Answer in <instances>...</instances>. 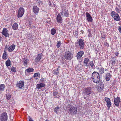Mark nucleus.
Wrapping results in <instances>:
<instances>
[{"label": "nucleus", "mask_w": 121, "mask_h": 121, "mask_svg": "<svg viewBox=\"0 0 121 121\" xmlns=\"http://www.w3.org/2000/svg\"><path fill=\"white\" fill-rule=\"evenodd\" d=\"M104 70H105L106 71H107L108 70H107V69H104Z\"/></svg>", "instance_id": "56"}, {"label": "nucleus", "mask_w": 121, "mask_h": 121, "mask_svg": "<svg viewBox=\"0 0 121 121\" xmlns=\"http://www.w3.org/2000/svg\"><path fill=\"white\" fill-rule=\"evenodd\" d=\"M62 43L61 41H59L56 44V47L57 48H59L61 45Z\"/></svg>", "instance_id": "35"}, {"label": "nucleus", "mask_w": 121, "mask_h": 121, "mask_svg": "<svg viewBox=\"0 0 121 121\" xmlns=\"http://www.w3.org/2000/svg\"><path fill=\"white\" fill-rule=\"evenodd\" d=\"M30 38H32L33 37L34 35H30Z\"/></svg>", "instance_id": "52"}, {"label": "nucleus", "mask_w": 121, "mask_h": 121, "mask_svg": "<svg viewBox=\"0 0 121 121\" xmlns=\"http://www.w3.org/2000/svg\"><path fill=\"white\" fill-rule=\"evenodd\" d=\"M111 76L110 73H107L105 77V79L107 81H109L111 78Z\"/></svg>", "instance_id": "22"}, {"label": "nucleus", "mask_w": 121, "mask_h": 121, "mask_svg": "<svg viewBox=\"0 0 121 121\" xmlns=\"http://www.w3.org/2000/svg\"><path fill=\"white\" fill-rule=\"evenodd\" d=\"M115 57H116L117 56H118V55L119 54V53L118 52H116L115 53Z\"/></svg>", "instance_id": "45"}, {"label": "nucleus", "mask_w": 121, "mask_h": 121, "mask_svg": "<svg viewBox=\"0 0 121 121\" xmlns=\"http://www.w3.org/2000/svg\"><path fill=\"white\" fill-rule=\"evenodd\" d=\"M29 121H34L32 119V118L31 117H29Z\"/></svg>", "instance_id": "47"}, {"label": "nucleus", "mask_w": 121, "mask_h": 121, "mask_svg": "<svg viewBox=\"0 0 121 121\" xmlns=\"http://www.w3.org/2000/svg\"><path fill=\"white\" fill-rule=\"evenodd\" d=\"M40 76V74L39 73H34V77L35 78L37 76L39 77Z\"/></svg>", "instance_id": "39"}, {"label": "nucleus", "mask_w": 121, "mask_h": 121, "mask_svg": "<svg viewBox=\"0 0 121 121\" xmlns=\"http://www.w3.org/2000/svg\"><path fill=\"white\" fill-rule=\"evenodd\" d=\"M93 92L91 88L88 87L84 88L83 93L86 95H87L92 93Z\"/></svg>", "instance_id": "7"}, {"label": "nucleus", "mask_w": 121, "mask_h": 121, "mask_svg": "<svg viewBox=\"0 0 121 121\" xmlns=\"http://www.w3.org/2000/svg\"><path fill=\"white\" fill-rule=\"evenodd\" d=\"M8 116L7 113L4 112L0 115V120L1 121H7Z\"/></svg>", "instance_id": "6"}, {"label": "nucleus", "mask_w": 121, "mask_h": 121, "mask_svg": "<svg viewBox=\"0 0 121 121\" xmlns=\"http://www.w3.org/2000/svg\"><path fill=\"white\" fill-rule=\"evenodd\" d=\"M78 45L80 49H83L84 48V42L83 40L82 39H79L78 42Z\"/></svg>", "instance_id": "13"}, {"label": "nucleus", "mask_w": 121, "mask_h": 121, "mask_svg": "<svg viewBox=\"0 0 121 121\" xmlns=\"http://www.w3.org/2000/svg\"><path fill=\"white\" fill-rule=\"evenodd\" d=\"M39 3H38V4H39V5L40 4V3H41L42 2V1H39Z\"/></svg>", "instance_id": "53"}, {"label": "nucleus", "mask_w": 121, "mask_h": 121, "mask_svg": "<svg viewBox=\"0 0 121 121\" xmlns=\"http://www.w3.org/2000/svg\"><path fill=\"white\" fill-rule=\"evenodd\" d=\"M26 71L28 73L33 72L34 71V69L32 68H29L26 69Z\"/></svg>", "instance_id": "27"}, {"label": "nucleus", "mask_w": 121, "mask_h": 121, "mask_svg": "<svg viewBox=\"0 0 121 121\" xmlns=\"http://www.w3.org/2000/svg\"><path fill=\"white\" fill-rule=\"evenodd\" d=\"M86 17H87V20L88 22H92V17L90 15V14L88 12H86Z\"/></svg>", "instance_id": "15"}, {"label": "nucleus", "mask_w": 121, "mask_h": 121, "mask_svg": "<svg viewBox=\"0 0 121 121\" xmlns=\"http://www.w3.org/2000/svg\"><path fill=\"white\" fill-rule=\"evenodd\" d=\"M120 67H121V65H120Z\"/></svg>", "instance_id": "63"}, {"label": "nucleus", "mask_w": 121, "mask_h": 121, "mask_svg": "<svg viewBox=\"0 0 121 121\" xmlns=\"http://www.w3.org/2000/svg\"><path fill=\"white\" fill-rule=\"evenodd\" d=\"M80 34H83L84 33V31L82 30H81V31L80 32Z\"/></svg>", "instance_id": "46"}, {"label": "nucleus", "mask_w": 121, "mask_h": 121, "mask_svg": "<svg viewBox=\"0 0 121 121\" xmlns=\"http://www.w3.org/2000/svg\"><path fill=\"white\" fill-rule=\"evenodd\" d=\"M96 69L98 70L99 69V67L98 66L96 67Z\"/></svg>", "instance_id": "51"}, {"label": "nucleus", "mask_w": 121, "mask_h": 121, "mask_svg": "<svg viewBox=\"0 0 121 121\" xmlns=\"http://www.w3.org/2000/svg\"><path fill=\"white\" fill-rule=\"evenodd\" d=\"M84 54V52L83 51H81L79 52L76 55V57L77 59H80Z\"/></svg>", "instance_id": "14"}, {"label": "nucleus", "mask_w": 121, "mask_h": 121, "mask_svg": "<svg viewBox=\"0 0 121 121\" xmlns=\"http://www.w3.org/2000/svg\"><path fill=\"white\" fill-rule=\"evenodd\" d=\"M104 46L105 47H108L109 46V44L107 42L104 43Z\"/></svg>", "instance_id": "41"}, {"label": "nucleus", "mask_w": 121, "mask_h": 121, "mask_svg": "<svg viewBox=\"0 0 121 121\" xmlns=\"http://www.w3.org/2000/svg\"><path fill=\"white\" fill-rule=\"evenodd\" d=\"M49 3L50 4H49V5H50V6H52V5H53L54 4V3H53L52 4H51V3L50 2Z\"/></svg>", "instance_id": "49"}, {"label": "nucleus", "mask_w": 121, "mask_h": 121, "mask_svg": "<svg viewBox=\"0 0 121 121\" xmlns=\"http://www.w3.org/2000/svg\"><path fill=\"white\" fill-rule=\"evenodd\" d=\"M91 79L93 82L98 83L100 80V77L99 74L97 72L94 71L91 75Z\"/></svg>", "instance_id": "2"}, {"label": "nucleus", "mask_w": 121, "mask_h": 121, "mask_svg": "<svg viewBox=\"0 0 121 121\" xmlns=\"http://www.w3.org/2000/svg\"><path fill=\"white\" fill-rule=\"evenodd\" d=\"M39 9L37 6H34L33 8V12L35 14L38 13L39 12Z\"/></svg>", "instance_id": "19"}, {"label": "nucleus", "mask_w": 121, "mask_h": 121, "mask_svg": "<svg viewBox=\"0 0 121 121\" xmlns=\"http://www.w3.org/2000/svg\"><path fill=\"white\" fill-rule=\"evenodd\" d=\"M40 82H43L45 80L43 78H41L40 80Z\"/></svg>", "instance_id": "43"}, {"label": "nucleus", "mask_w": 121, "mask_h": 121, "mask_svg": "<svg viewBox=\"0 0 121 121\" xmlns=\"http://www.w3.org/2000/svg\"><path fill=\"white\" fill-rule=\"evenodd\" d=\"M104 88V85L102 83L99 84L98 85V89L99 91H102Z\"/></svg>", "instance_id": "21"}, {"label": "nucleus", "mask_w": 121, "mask_h": 121, "mask_svg": "<svg viewBox=\"0 0 121 121\" xmlns=\"http://www.w3.org/2000/svg\"><path fill=\"white\" fill-rule=\"evenodd\" d=\"M89 64L91 66V67L93 68L94 66H95L94 64L93 61H91L89 63Z\"/></svg>", "instance_id": "38"}, {"label": "nucleus", "mask_w": 121, "mask_h": 121, "mask_svg": "<svg viewBox=\"0 0 121 121\" xmlns=\"http://www.w3.org/2000/svg\"><path fill=\"white\" fill-rule=\"evenodd\" d=\"M59 93L57 92L54 91L53 92V95L56 98H58L60 97Z\"/></svg>", "instance_id": "23"}, {"label": "nucleus", "mask_w": 121, "mask_h": 121, "mask_svg": "<svg viewBox=\"0 0 121 121\" xmlns=\"http://www.w3.org/2000/svg\"><path fill=\"white\" fill-rule=\"evenodd\" d=\"M120 100L119 97H117L114 98V104L116 106L118 107L119 105Z\"/></svg>", "instance_id": "12"}, {"label": "nucleus", "mask_w": 121, "mask_h": 121, "mask_svg": "<svg viewBox=\"0 0 121 121\" xmlns=\"http://www.w3.org/2000/svg\"><path fill=\"white\" fill-rule=\"evenodd\" d=\"M24 84V82L23 81L20 80L17 82L16 84V85L17 87L22 89L23 88Z\"/></svg>", "instance_id": "9"}, {"label": "nucleus", "mask_w": 121, "mask_h": 121, "mask_svg": "<svg viewBox=\"0 0 121 121\" xmlns=\"http://www.w3.org/2000/svg\"><path fill=\"white\" fill-rule=\"evenodd\" d=\"M2 34L6 37L9 36V34L8 33V30L6 28H4L2 31Z\"/></svg>", "instance_id": "18"}, {"label": "nucleus", "mask_w": 121, "mask_h": 121, "mask_svg": "<svg viewBox=\"0 0 121 121\" xmlns=\"http://www.w3.org/2000/svg\"><path fill=\"white\" fill-rule=\"evenodd\" d=\"M45 121H49V120L48 119H46Z\"/></svg>", "instance_id": "59"}, {"label": "nucleus", "mask_w": 121, "mask_h": 121, "mask_svg": "<svg viewBox=\"0 0 121 121\" xmlns=\"http://www.w3.org/2000/svg\"><path fill=\"white\" fill-rule=\"evenodd\" d=\"M6 98L8 100H9L11 98V95L9 94V93L6 94Z\"/></svg>", "instance_id": "34"}, {"label": "nucleus", "mask_w": 121, "mask_h": 121, "mask_svg": "<svg viewBox=\"0 0 121 121\" xmlns=\"http://www.w3.org/2000/svg\"><path fill=\"white\" fill-rule=\"evenodd\" d=\"M11 70L12 72H15L16 71L17 69L16 67L12 66L11 68Z\"/></svg>", "instance_id": "36"}, {"label": "nucleus", "mask_w": 121, "mask_h": 121, "mask_svg": "<svg viewBox=\"0 0 121 121\" xmlns=\"http://www.w3.org/2000/svg\"><path fill=\"white\" fill-rule=\"evenodd\" d=\"M73 56L72 53L70 52H66L65 53L64 57L66 60H71Z\"/></svg>", "instance_id": "4"}, {"label": "nucleus", "mask_w": 121, "mask_h": 121, "mask_svg": "<svg viewBox=\"0 0 121 121\" xmlns=\"http://www.w3.org/2000/svg\"><path fill=\"white\" fill-rule=\"evenodd\" d=\"M5 64L6 66L7 67L10 66L11 65V61L9 59H8L6 62Z\"/></svg>", "instance_id": "26"}, {"label": "nucleus", "mask_w": 121, "mask_h": 121, "mask_svg": "<svg viewBox=\"0 0 121 121\" xmlns=\"http://www.w3.org/2000/svg\"><path fill=\"white\" fill-rule=\"evenodd\" d=\"M45 86V83H42L38 84L36 86V88L38 89H40L41 88L44 87Z\"/></svg>", "instance_id": "16"}, {"label": "nucleus", "mask_w": 121, "mask_h": 121, "mask_svg": "<svg viewBox=\"0 0 121 121\" xmlns=\"http://www.w3.org/2000/svg\"><path fill=\"white\" fill-rule=\"evenodd\" d=\"M28 60L27 59H25L24 60L23 64L25 66H27V62Z\"/></svg>", "instance_id": "37"}, {"label": "nucleus", "mask_w": 121, "mask_h": 121, "mask_svg": "<svg viewBox=\"0 0 121 121\" xmlns=\"http://www.w3.org/2000/svg\"><path fill=\"white\" fill-rule=\"evenodd\" d=\"M78 44V42H77V43H75V44Z\"/></svg>", "instance_id": "61"}, {"label": "nucleus", "mask_w": 121, "mask_h": 121, "mask_svg": "<svg viewBox=\"0 0 121 121\" xmlns=\"http://www.w3.org/2000/svg\"><path fill=\"white\" fill-rule=\"evenodd\" d=\"M18 27V25L17 23H14L13 25L12 28L14 30H17Z\"/></svg>", "instance_id": "24"}, {"label": "nucleus", "mask_w": 121, "mask_h": 121, "mask_svg": "<svg viewBox=\"0 0 121 121\" xmlns=\"http://www.w3.org/2000/svg\"><path fill=\"white\" fill-rule=\"evenodd\" d=\"M57 70H53L54 73V75H57L59 74V71H56Z\"/></svg>", "instance_id": "40"}, {"label": "nucleus", "mask_w": 121, "mask_h": 121, "mask_svg": "<svg viewBox=\"0 0 121 121\" xmlns=\"http://www.w3.org/2000/svg\"><path fill=\"white\" fill-rule=\"evenodd\" d=\"M61 15L63 17H69V14L68 10L66 9H62L60 12Z\"/></svg>", "instance_id": "5"}, {"label": "nucleus", "mask_w": 121, "mask_h": 121, "mask_svg": "<svg viewBox=\"0 0 121 121\" xmlns=\"http://www.w3.org/2000/svg\"><path fill=\"white\" fill-rule=\"evenodd\" d=\"M89 37H91L92 36V34H91V33L90 32V33H89V35H88Z\"/></svg>", "instance_id": "48"}, {"label": "nucleus", "mask_w": 121, "mask_h": 121, "mask_svg": "<svg viewBox=\"0 0 121 121\" xmlns=\"http://www.w3.org/2000/svg\"><path fill=\"white\" fill-rule=\"evenodd\" d=\"M93 30V31H94V32H95V29H94V30Z\"/></svg>", "instance_id": "60"}, {"label": "nucleus", "mask_w": 121, "mask_h": 121, "mask_svg": "<svg viewBox=\"0 0 121 121\" xmlns=\"http://www.w3.org/2000/svg\"><path fill=\"white\" fill-rule=\"evenodd\" d=\"M75 35H76L77 36H78V31H77L75 33Z\"/></svg>", "instance_id": "50"}, {"label": "nucleus", "mask_w": 121, "mask_h": 121, "mask_svg": "<svg viewBox=\"0 0 121 121\" xmlns=\"http://www.w3.org/2000/svg\"><path fill=\"white\" fill-rule=\"evenodd\" d=\"M84 99H87L86 97H84Z\"/></svg>", "instance_id": "55"}, {"label": "nucleus", "mask_w": 121, "mask_h": 121, "mask_svg": "<svg viewBox=\"0 0 121 121\" xmlns=\"http://www.w3.org/2000/svg\"><path fill=\"white\" fill-rule=\"evenodd\" d=\"M5 88V85L4 84L0 85V91H3Z\"/></svg>", "instance_id": "25"}, {"label": "nucleus", "mask_w": 121, "mask_h": 121, "mask_svg": "<svg viewBox=\"0 0 121 121\" xmlns=\"http://www.w3.org/2000/svg\"><path fill=\"white\" fill-rule=\"evenodd\" d=\"M59 68H56V70H57L56 71H59Z\"/></svg>", "instance_id": "54"}, {"label": "nucleus", "mask_w": 121, "mask_h": 121, "mask_svg": "<svg viewBox=\"0 0 121 121\" xmlns=\"http://www.w3.org/2000/svg\"><path fill=\"white\" fill-rule=\"evenodd\" d=\"M15 45L14 44H12L8 48V51L9 52H11L13 51L15 48Z\"/></svg>", "instance_id": "20"}, {"label": "nucleus", "mask_w": 121, "mask_h": 121, "mask_svg": "<svg viewBox=\"0 0 121 121\" xmlns=\"http://www.w3.org/2000/svg\"><path fill=\"white\" fill-rule=\"evenodd\" d=\"M4 52L3 53V55L2 56V58L4 60H6L7 58V55L5 51H4Z\"/></svg>", "instance_id": "31"}, {"label": "nucleus", "mask_w": 121, "mask_h": 121, "mask_svg": "<svg viewBox=\"0 0 121 121\" xmlns=\"http://www.w3.org/2000/svg\"><path fill=\"white\" fill-rule=\"evenodd\" d=\"M104 68L102 67L99 69V72L100 74H102L104 73Z\"/></svg>", "instance_id": "32"}, {"label": "nucleus", "mask_w": 121, "mask_h": 121, "mask_svg": "<svg viewBox=\"0 0 121 121\" xmlns=\"http://www.w3.org/2000/svg\"><path fill=\"white\" fill-rule=\"evenodd\" d=\"M36 0V1H38V0Z\"/></svg>", "instance_id": "62"}, {"label": "nucleus", "mask_w": 121, "mask_h": 121, "mask_svg": "<svg viewBox=\"0 0 121 121\" xmlns=\"http://www.w3.org/2000/svg\"><path fill=\"white\" fill-rule=\"evenodd\" d=\"M112 65H114L116 63V61L117 60L115 57H112Z\"/></svg>", "instance_id": "29"}, {"label": "nucleus", "mask_w": 121, "mask_h": 121, "mask_svg": "<svg viewBox=\"0 0 121 121\" xmlns=\"http://www.w3.org/2000/svg\"><path fill=\"white\" fill-rule=\"evenodd\" d=\"M66 108L68 109V113L70 114L74 115L77 114V108L76 106H72L70 104L68 105Z\"/></svg>", "instance_id": "1"}, {"label": "nucleus", "mask_w": 121, "mask_h": 121, "mask_svg": "<svg viewBox=\"0 0 121 121\" xmlns=\"http://www.w3.org/2000/svg\"><path fill=\"white\" fill-rule=\"evenodd\" d=\"M89 59H88V58H86L84 60V64L86 65V66H87V64L89 62Z\"/></svg>", "instance_id": "30"}, {"label": "nucleus", "mask_w": 121, "mask_h": 121, "mask_svg": "<svg viewBox=\"0 0 121 121\" xmlns=\"http://www.w3.org/2000/svg\"><path fill=\"white\" fill-rule=\"evenodd\" d=\"M104 99L107 103V106L108 108V110L111 106L112 104L111 100L109 98L106 97L104 98Z\"/></svg>", "instance_id": "10"}, {"label": "nucleus", "mask_w": 121, "mask_h": 121, "mask_svg": "<svg viewBox=\"0 0 121 121\" xmlns=\"http://www.w3.org/2000/svg\"><path fill=\"white\" fill-rule=\"evenodd\" d=\"M56 30L54 28L52 29L51 30V33L52 35H54L56 33Z\"/></svg>", "instance_id": "28"}, {"label": "nucleus", "mask_w": 121, "mask_h": 121, "mask_svg": "<svg viewBox=\"0 0 121 121\" xmlns=\"http://www.w3.org/2000/svg\"><path fill=\"white\" fill-rule=\"evenodd\" d=\"M111 15L115 21H119L121 20L119 15L114 11H112L111 13Z\"/></svg>", "instance_id": "3"}, {"label": "nucleus", "mask_w": 121, "mask_h": 121, "mask_svg": "<svg viewBox=\"0 0 121 121\" xmlns=\"http://www.w3.org/2000/svg\"><path fill=\"white\" fill-rule=\"evenodd\" d=\"M57 21L60 23L62 22L63 19L61 16V15L59 13L57 15L56 18Z\"/></svg>", "instance_id": "17"}, {"label": "nucleus", "mask_w": 121, "mask_h": 121, "mask_svg": "<svg viewBox=\"0 0 121 121\" xmlns=\"http://www.w3.org/2000/svg\"><path fill=\"white\" fill-rule=\"evenodd\" d=\"M58 68L60 69V66H58Z\"/></svg>", "instance_id": "58"}, {"label": "nucleus", "mask_w": 121, "mask_h": 121, "mask_svg": "<svg viewBox=\"0 0 121 121\" xmlns=\"http://www.w3.org/2000/svg\"><path fill=\"white\" fill-rule=\"evenodd\" d=\"M60 107H57L55 108L54 109V111L55 112L56 114H57L58 113V111Z\"/></svg>", "instance_id": "33"}, {"label": "nucleus", "mask_w": 121, "mask_h": 121, "mask_svg": "<svg viewBox=\"0 0 121 121\" xmlns=\"http://www.w3.org/2000/svg\"><path fill=\"white\" fill-rule=\"evenodd\" d=\"M118 30L119 32L121 34V26H119V27L118 29Z\"/></svg>", "instance_id": "44"}, {"label": "nucleus", "mask_w": 121, "mask_h": 121, "mask_svg": "<svg viewBox=\"0 0 121 121\" xmlns=\"http://www.w3.org/2000/svg\"><path fill=\"white\" fill-rule=\"evenodd\" d=\"M43 54L41 53L37 55V56L35 58V61L36 63L39 62L41 59Z\"/></svg>", "instance_id": "11"}, {"label": "nucleus", "mask_w": 121, "mask_h": 121, "mask_svg": "<svg viewBox=\"0 0 121 121\" xmlns=\"http://www.w3.org/2000/svg\"><path fill=\"white\" fill-rule=\"evenodd\" d=\"M25 12L24 9L22 7H21L19 9L17 16L18 18L22 17L23 15Z\"/></svg>", "instance_id": "8"}, {"label": "nucleus", "mask_w": 121, "mask_h": 121, "mask_svg": "<svg viewBox=\"0 0 121 121\" xmlns=\"http://www.w3.org/2000/svg\"><path fill=\"white\" fill-rule=\"evenodd\" d=\"M88 32H89V33L91 32L90 31V30L89 29L88 30Z\"/></svg>", "instance_id": "57"}, {"label": "nucleus", "mask_w": 121, "mask_h": 121, "mask_svg": "<svg viewBox=\"0 0 121 121\" xmlns=\"http://www.w3.org/2000/svg\"><path fill=\"white\" fill-rule=\"evenodd\" d=\"M115 11L119 13V12L120 11V9H119L117 7H116L115 8Z\"/></svg>", "instance_id": "42"}]
</instances>
